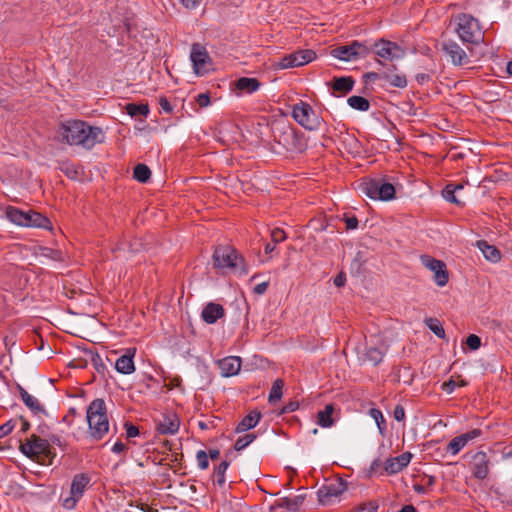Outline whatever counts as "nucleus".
Segmentation results:
<instances>
[{
	"mask_svg": "<svg viewBox=\"0 0 512 512\" xmlns=\"http://www.w3.org/2000/svg\"><path fill=\"white\" fill-rule=\"evenodd\" d=\"M331 55L342 61H351L355 60V47H353V42L349 45L338 46L331 50Z\"/></svg>",
	"mask_w": 512,
	"mask_h": 512,
	"instance_id": "obj_31",
	"label": "nucleus"
},
{
	"mask_svg": "<svg viewBox=\"0 0 512 512\" xmlns=\"http://www.w3.org/2000/svg\"><path fill=\"white\" fill-rule=\"evenodd\" d=\"M230 465V462L227 460L222 461L217 467H215L213 472L214 483L218 486H224L226 482L225 473Z\"/></svg>",
	"mask_w": 512,
	"mask_h": 512,
	"instance_id": "obj_34",
	"label": "nucleus"
},
{
	"mask_svg": "<svg viewBox=\"0 0 512 512\" xmlns=\"http://www.w3.org/2000/svg\"><path fill=\"white\" fill-rule=\"evenodd\" d=\"M316 58V52L311 49L297 50L280 58L277 66L281 69L306 65Z\"/></svg>",
	"mask_w": 512,
	"mask_h": 512,
	"instance_id": "obj_12",
	"label": "nucleus"
},
{
	"mask_svg": "<svg viewBox=\"0 0 512 512\" xmlns=\"http://www.w3.org/2000/svg\"><path fill=\"white\" fill-rule=\"evenodd\" d=\"M465 343L470 350L475 351V350L479 349L481 346V338L479 336H477L476 334H470L466 338Z\"/></svg>",
	"mask_w": 512,
	"mask_h": 512,
	"instance_id": "obj_50",
	"label": "nucleus"
},
{
	"mask_svg": "<svg viewBox=\"0 0 512 512\" xmlns=\"http://www.w3.org/2000/svg\"><path fill=\"white\" fill-rule=\"evenodd\" d=\"M20 451L28 458L37 460L42 464L46 462L52 464V460L56 456L55 452L52 451L49 441L35 434L31 435L25 443L20 445Z\"/></svg>",
	"mask_w": 512,
	"mask_h": 512,
	"instance_id": "obj_6",
	"label": "nucleus"
},
{
	"mask_svg": "<svg viewBox=\"0 0 512 512\" xmlns=\"http://www.w3.org/2000/svg\"><path fill=\"white\" fill-rule=\"evenodd\" d=\"M398 68L396 65H391V67L383 70V80L386 81L390 86L395 88H406L408 81L403 73H394Z\"/></svg>",
	"mask_w": 512,
	"mask_h": 512,
	"instance_id": "obj_21",
	"label": "nucleus"
},
{
	"mask_svg": "<svg viewBox=\"0 0 512 512\" xmlns=\"http://www.w3.org/2000/svg\"><path fill=\"white\" fill-rule=\"evenodd\" d=\"M180 419L176 413L169 412L162 414L156 424V429L162 435H174L179 431Z\"/></svg>",
	"mask_w": 512,
	"mask_h": 512,
	"instance_id": "obj_16",
	"label": "nucleus"
},
{
	"mask_svg": "<svg viewBox=\"0 0 512 512\" xmlns=\"http://www.w3.org/2000/svg\"><path fill=\"white\" fill-rule=\"evenodd\" d=\"M286 239L285 232L280 228H275L271 231V240L274 243L283 242Z\"/></svg>",
	"mask_w": 512,
	"mask_h": 512,
	"instance_id": "obj_53",
	"label": "nucleus"
},
{
	"mask_svg": "<svg viewBox=\"0 0 512 512\" xmlns=\"http://www.w3.org/2000/svg\"><path fill=\"white\" fill-rule=\"evenodd\" d=\"M355 80L352 76H341L334 78L332 89L333 94L339 92L341 95H346L352 91Z\"/></svg>",
	"mask_w": 512,
	"mask_h": 512,
	"instance_id": "obj_27",
	"label": "nucleus"
},
{
	"mask_svg": "<svg viewBox=\"0 0 512 512\" xmlns=\"http://www.w3.org/2000/svg\"><path fill=\"white\" fill-rule=\"evenodd\" d=\"M91 362L96 372L104 378L108 372L107 366L102 356L97 352L91 353Z\"/></svg>",
	"mask_w": 512,
	"mask_h": 512,
	"instance_id": "obj_38",
	"label": "nucleus"
},
{
	"mask_svg": "<svg viewBox=\"0 0 512 512\" xmlns=\"http://www.w3.org/2000/svg\"><path fill=\"white\" fill-rule=\"evenodd\" d=\"M455 189H453V184L449 183L447 184L444 189L442 190V196L445 200L454 203L458 206H464L465 203L462 202L458 197L455 195Z\"/></svg>",
	"mask_w": 512,
	"mask_h": 512,
	"instance_id": "obj_42",
	"label": "nucleus"
},
{
	"mask_svg": "<svg viewBox=\"0 0 512 512\" xmlns=\"http://www.w3.org/2000/svg\"><path fill=\"white\" fill-rule=\"evenodd\" d=\"M25 227L42 228L51 231L53 229L52 222L48 217L34 210H28V219Z\"/></svg>",
	"mask_w": 512,
	"mask_h": 512,
	"instance_id": "obj_24",
	"label": "nucleus"
},
{
	"mask_svg": "<svg viewBox=\"0 0 512 512\" xmlns=\"http://www.w3.org/2000/svg\"><path fill=\"white\" fill-rule=\"evenodd\" d=\"M393 417L396 421L401 422L405 419V410L402 405L398 404L394 408Z\"/></svg>",
	"mask_w": 512,
	"mask_h": 512,
	"instance_id": "obj_59",
	"label": "nucleus"
},
{
	"mask_svg": "<svg viewBox=\"0 0 512 512\" xmlns=\"http://www.w3.org/2000/svg\"><path fill=\"white\" fill-rule=\"evenodd\" d=\"M256 438L257 435L255 433L245 434L244 436H241L236 440L234 444V449L236 451H241L245 449L248 445H250Z\"/></svg>",
	"mask_w": 512,
	"mask_h": 512,
	"instance_id": "obj_45",
	"label": "nucleus"
},
{
	"mask_svg": "<svg viewBox=\"0 0 512 512\" xmlns=\"http://www.w3.org/2000/svg\"><path fill=\"white\" fill-rule=\"evenodd\" d=\"M90 483L91 476L88 473L75 474L71 481L70 495L62 500V506L69 510L74 509Z\"/></svg>",
	"mask_w": 512,
	"mask_h": 512,
	"instance_id": "obj_9",
	"label": "nucleus"
},
{
	"mask_svg": "<svg viewBox=\"0 0 512 512\" xmlns=\"http://www.w3.org/2000/svg\"><path fill=\"white\" fill-rule=\"evenodd\" d=\"M213 264L218 269L239 270L247 274L245 259L237 250L229 245H219L213 252Z\"/></svg>",
	"mask_w": 512,
	"mask_h": 512,
	"instance_id": "obj_5",
	"label": "nucleus"
},
{
	"mask_svg": "<svg viewBox=\"0 0 512 512\" xmlns=\"http://www.w3.org/2000/svg\"><path fill=\"white\" fill-rule=\"evenodd\" d=\"M455 31L463 43L478 45L484 39L478 20L470 14L461 13L456 17Z\"/></svg>",
	"mask_w": 512,
	"mask_h": 512,
	"instance_id": "obj_7",
	"label": "nucleus"
},
{
	"mask_svg": "<svg viewBox=\"0 0 512 512\" xmlns=\"http://www.w3.org/2000/svg\"><path fill=\"white\" fill-rule=\"evenodd\" d=\"M225 309L221 304L209 302L201 312L203 321L207 324H214L218 319L224 317Z\"/></svg>",
	"mask_w": 512,
	"mask_h": 512,
	"instance_id": "obj_20",
	"label": "nucleus"
},
{
	"mask_svg": "<svg viewBox=\"0 0 512 512\" xmlns=\"http://www.w3.org/2000/svg\"><path fill=\"white\" fill-rule=\"evenodd\" d=\"M196 102L202 108L207 107L208 105H210V95H209V93H201V94H199L197 96V98H196Z\"/></svg>",
	"mask_w": 512,
	"mask_h": 512,
	"instance_id": "obj_58",
	"label": "nucleus"
},
{
	"mask_svg": "<svg viewBox=\"0 0 512 512\" xmlns=\"http://www.w3.org/2000/svg\"><path fill=\"white\" fill-rule=\"evenodd\" d=\"M347 103L351 108L359 111H368L370 108V102L362 96L353 95L348 98Z\"/></svg>",
	"mask_w": 512,
	"mask_h": 512,
	"instance_id": "obj_36",
	"label": "nucleus"
},
{
	"mask_svg": "<svg viewBox=\"0 0 512 512\" xmlns=\"http://www.w3.org/2000/svg\"><path fill=\"white\" fill-rule=\"evenodd\" d=\"M490 460L483 451L477 452L472 458V474L478 480H484L489 474Z\"/></svg>",
	"mask_w": 512,
	"mask_h": 512,
	"instance_id": "obj_18",
	"label": "nucleus"
},
{
	"mask_svg": "<svg viewBox=\"0 0 512 512\" xmlns=\"http://www.w3.org/2000/svg\"><path fill=\"white\" fill-rule=\"evenodd\" d=\"M14 426L11 424V422H6L5 424L0 426V439L8 435L12 432Z\"/></svg>",
	"mask_w": 512,
	"mask_h": 512,
	"instance_id": "obj_62",
	"label": "nucleus"
},
{
	"mask_svg": "<svg viewBox=\"0 0 512 512\" xmlns=\"http://www.w3.org/2000/svg\"><path fill=\"white\" fill-rule=\"evenodd\" d=\"M343 143L347 144L349 146L350 151L356 150L359 147L358 140L352 135H347V137L344 139Z\"/></svg>",
	"mask_w": 512,
	"mask_h": 512,
	"instance_id": "obj_61",
	"label": "nucleus"
},
{
	"mask_svg": "<svg viewBox=\"0 0 512 512\" xmlns=\"http://www.w3.org/2000/svg\"><path fill=\"white\" fill-rule=\"evenodd\" d=\"M423 265L434 272V281L440 287L445 286L449 281L446 265L443 261L425 255L421 257Z\"/></svg>",
	"mask_w": 512,
	"mask_h": 512,
	"instance_id": "obj_15",
	"label": "nucleus"
},
{
	"mask_svg": "<svg viewBox=\"0 0 512 512\" xmlns=\"http://www.w3.org/2000/svg\"><path fill=\"white\" fill-rule=\"evenodd\" d=\"M298 408H299V403L297 401H290L282 407L280 414L294 412Z\"/></svg>",
	"mask_w": 512,
	"mask_h": 512,
	"instance_id": "obj_60",
	"label": "nucleus"
},
{
	"mask_svg": "<svg viewBox=\"0 0 512 512\" xmlns=\"http://www.w3.org/2000/svg\"><path fill=\"white\" fill-rule=\"evenodd\" d=\"M135 350L128 349L127 352L120 356L115 362V369L121 374H131L135 371L134 366Z\"/></svg>",
	"mask_w": 512,
	"mask_h": 512,
	"instance_id": "obj_23",
	"label": "nucleus"
},
{
	"mask_svg": "<svg viewBox=\"0 0 512 512\" xmlns=\"http://www.w3.org/2000/svg\"><path fill=\"white\" fill-rule=\"evenodd\" d=\"M383 475L384 472V462L380 458H376L372 461L369 470H368V477H372L375 474Z\"/></svg>",
	"mask_w": 512,
	"mask_h": 512,
	"instance_id": "obj_47",
	"label": "nucleus"
},
{
	"mask_svg": "<svg viewBox=\"0 0 512 512\" xmlns=\"http://www.w3.org/2000/svg\"><path fill=\"white\" fill-rule=\"evenodd\" d=\"M190 59L196 75L202 76L209 72L212 60L204 46L194 43L191 47Z\"/></svg>",
	"mask_w": 512,
	"mask_h": 512,
	"instance_id": "obj_11",
	"label": "nucleus"
},
{
	"mask_svg": "<svg viewBox=\"0 0 512 512\" xmlns=\"http://www.w3.org/2000/svg\"><path fill=\"white\" fill-rule=\"evenodd\" d=\"M383 356H384V352L382 350H380L379 348L369 347L366 350L362 359L364 362H369L372 365L376 366L382 361Z\"/></svg>",
	"mask_w": 512,
	"mask_h": 512,
	"instance_id": "obj_33",
	"label": "nucleus"
},
{
	"mask_svg": "<svg viewBox=\"0 0 512 512\" xmlns=\"http://www.w3.org/2000/svg\"><path fill=\"white\" fill-rule=\"evenodd\" d=\"M161 109L165 112V113H171L173 111V106L171 105L170 101L167 99V97L165 96H161L159 98V101H158Z\"/></svg>",
	"mask_w": 512,
	"mask_h": 512,
	"instance_id": "obj_57",
	"label": "nucleus"
},
{
	"mask_svg": "<svg viewBox=\"0 0 512 512\" xmlns=\"http://www.w3.org/2000/svg\"><path fill=\"white\" fill-rule=\"evenodd\" d=\"M272 137L275 143L287 152H303L306 144L303 135L289 123L281 121L272 124Z\"/></svg>",
	"mask_w": 512,
	"mask_h": 512,
	"instance_id": "obj_3",
	"label": "nucleus"
},
{
	"mask_svg": "<svg viewBox=\"0 0 512 512\" xmlns=\"http://www.w3.org/2000/svg\"><path fill=\"white\" fill-rule=\"evenodd\" d=\"M412 457L413 454L407 451L399 456L386 459L384 462V472L387 475H394L401 472L409 465Z\"/></svg>",
	"mask_w": 512,
	"mask_h": 512,
	"instance_id": "obj_17",
	"label": "nucleus"
},
{
	"mask_svg": "<svg viewBox=\"0 0 512 512\" xmlns=\"http://www.w3.org/2000/svg\"><path fill=\"white\" fill-rule=\"evenodd\" d=\"M133 176L138 182L146 183L151 177V170L147 165L139 163L134 167Z\"/></svg>",
	"mask_w": 512,
	"mask_h": 512,
	"instance_id": "obj_35",
	"label": "nucleus"
},
{
	"mask_svg": "<svg viewBox=\"0 0 512 512\" xmlns=\"http://www.w3.org/2000/svg\"><path fill=\"white\" fill-rule=\"evenodd\" d=\"M333 412V404L325 405L324 409L317 413V424L323 428L331 427L334 424V419L332 418Z\"/></svg>",
	"mask_w": 512,
	"mask_h": 512,
	"instance_id": "obj_32",
	"label": "nucleus"
},
{
	"mask_svg": "<svg viewBox=\"0 0 512 512\" xmlns=\"http://www.w3.org/2000/svg\"><path fill=\"white\" fill-rule=\"evenodd\" d=\"M364 82H373L376 80H383V71L382 72H367L363 75Z\"/></svg>",
	"mask_w": 512,
	"mask_h": 512,
	"instance_id": "obj_55",
	"label": "nucleus"
},
{
	"mask_svg": "<svg viewBox=\"0 0 512 512\" xmlns=\"http://www.w3.org/2000/svg\"><path fill=\"white\" fill-rule=\"evenodd\" d=\"M197 465L201 470H206L209 467L208 454L204 450H199L196 453Z\"/></svg>",
	"mask_w": 512,
	"mask_h": 512,
	"instance_id": "obj_49",
	"label": "nucleus"
},
{
	"mask_svg": "<svg viewBox=\"0 0 512 512\" xmlns=\"http://www.w3.org/2000/svg\"><path fill=\"white\" fill-rule=\"evenodd\" d=\"M124 427L126 429L127 438H134L139 435V428L130 422H125Z\"/></svg>",
	"mask_w": 512,
	"mask_h": 512,
	"instance_id": "obj_54",
	"label": "nucleus"
},
{
	"mask_svg": "<svg viewBox=\"0 0 512 512\" xmlns=\"http://www.w3.org/2000/svg\"><path fill=\"white\" fill-rule=\"evenodd\" d=\"M292 117L298 124L310 131L319 129L323 123V119L315 114L311 105L303 101L293 106Z\"/></svg>",
	"mask_w": 512,
	"mask_h": 512,
	"instance_id": "obj_8",
	"label": "nucleus"
},
{
	"mask_svg": "<svg viewBox=\"0 0 512 512\" xmlns=\"http://www.w3.org/2000/svg\"><path fill=\"white\" fill-rule=\"evenodd\" d=\"M425 324L438 338H445V330L438 319L427 318Z\"/></svg>",
	"mask_w": 512,
	"mask_h": 512,
	"instance_id": "obj_41",
	"label": "nucleus"
},
{
	"mask_svg": "<svg viewBox=\"0 0 512 512\" xmlns=\"http://www.w3.org/2000/svg\"><path fill=\"white\" fill-rule=\"evenodd\" d=\"M353 47H355V56L358 58H365L373 52V45L367 46L365 43L359 41H353Z\"/></svg>",
	"mask_w": 512,
	"mask_h": 512,
	"instance_id": "obj_46",
	"label": "nucleus"
},
{
	"mask_svg": "<svg viewBox=\"0 0 512 512\" xmlns=\"http://www.w3.org/2000/svg\"><path fill=\"white\" fill-rule=\"evenodd\" d=\"M482 435V431L480 429H472L466 433H463L461 435H459V437L461 438V440H463V442L467 445V443L471 440H474L476 439L477 437L481 436Z\"/></svg>",
	"mask_w": 512,
	"mask_h": 512,
	"instance_id": "obj_52",
	"label": "nucleus"
},
{
	"mask_svg": "<svg viewBox=\"0 0 512 512\" xmlns=\"http://www.w3.org/2000/svg\"><path fill=\"white\" fill-rule=\"evenodd\" d=\"M304 499V495H297L294 498L283 497L277 500L275 504L270 507V510L274 511L276 508H285L288 511L294 512L300 508L304 502Z\"/></svg>",
	"mask_w": 512,
	"mask_h": 512,
	"instance_id": "obj_25",
	"label": "nucleus"
},
{
	"mask_svg": "<svg viewBox=\"0 0 512 512\" xmlns=\"http://www.w3.org/2000/svg\"><path fill=\"white\" fill-rule=\"evenodd\" d=\"M441 50L448 56L454 66H464L470 62L466 51L453 40H444Z\"/></svg>",
	"mask_w": 512,
	"mask_h": 512,
	"instance_id": "obj_14",
	"label": "nucleus"
},
{
	"mask_svg": "<svg viewBox=\"0 0 512 512\" xmlns=\"http://www.w3.org/2000/svg\"><path fill=\"white\" fill-rule=\"evenodd\" d=\"M347 490V482L342 478L336 479L334 482L325 484L317 491L318 501L322 505H329L333 497H339Z\"/></svg>",
	"mask_w": 512,
	"mask_h": 512,
	"instance_id": "obj_13",
	"label": "nucleus"
},
{
	"mask_svg": "<svg viewBox=\"0 0 512 512\" xmlns=\"http://www.w3.org/2000/svg\"><path fill=\"white\" fill-rule=\"evenodd\" d=\"M6 217L12 223L23 226L27 224L26 220L28 219V211H23L14 206H8L5 210Z\"/></svg>",
	"mask_w": 512,
	"mask_h": 512,
	"instance_id": "obj_28",
	"label": "nucleus"
},
{
	"mask_svg": "<svg viewBox=\"0 0 512 512\" xmlns=\"http://www.w3.org/2000/svg\"><path fill=\"white\" fill-rule=\"evenodd\" d=\"M262 415L259 411L253 410L249 412L236 426L235 432L236 433H242L246 432L254 427L259 423Z\"/></svg>",
	"mask_w": 512,
	"mask_h": 512,
	"instance_id": "obj_26",
	"label": "nucleus"
},
{
	"mask_svg": "<svg viewBox=\"0 0 512 512\" xmlns=\"http://www.w3.org/2000/svg\"><path fill=\"white\" fill-rule=\"evenodd\" d=\"M344 222L347 230H354L358 227L359 221L356 216H345Z\"/></svg>",
	"mask_w": 512,
	"mask_h": 512,
	"instance_id": "obj_56",
	"label": "nucleus"
},
{
	"mask_svg": "<svg viewBox=\"0 0 512 512\" xmlns=\"http://www.w3.org/2000/svg\"><path fill=\"white\" fill-rule=\"evenodd\" d=\"M218 366L223 377L237 375L241 368V358L237 356L225 357L218 362Z\"/></svg>",
	"mask_w": 512,
	"mask_h": 512,
	"instance_id": "obj_19",
	"label": "nucleus"
},
{
	"mask_svg": "<svg viewBox=\"0 0 512 512\" xmlns=\"http://www.w3.org/2000/svg\"><path fill=\"white\" fill-rule=\"evenodd\" d=\"M88 434L94 441L102 440L109 432V419L106 403L102 398L94 399L86 411Z\"/></svg>",
	"mask_w": 512,
	"mask_h": 512,
	"instance_id": "obj_2",
	"label": "nucleus"
},
{
	"mask_svg": "<svg viewBox=\"0 0 512 512\" xmlns=\"http://www.w3.org/2000/svg\"><path fill=\"white\" fill-rule=\"evenodd\" d=\"M284 386V381L282 379H276L271 387L268 400L270 403H275L279 401L282 397V389Z\"/></svg>",
	"mask_w": 512,
	"mask_h": 512,
	"instance_id": "obj_40",
	"label": "nucleus"
},
{
	"mask_svg": "<svg viewBox=\"0 0 512 512\" xmlns=\"http://www.w3.org/2000/svg\"><path fill=\"white\" fill-rule=\"evenodd\" d=\"M466 444L461 440L459 436L454 437L447 445V451H450L453 455H456L464 448Z\"/></svg>",
	"mask_w": 512,
	"mask_h": 512,
	"instance_id": "obj_48",
	"label": "nucleus"
},
{
	"mask_svg": "<svg viewBox=\"0 0 512 512\" xmlns=\"http://www.w3.org/2000/svg\"><path fill=\"white\" fill-rule=\"evenodd\" d=\"M18 392L23 403L32 411L33 414H47L45 407L20 385H18Z\"/></svg>",
	"mask_w": 512,
	"mask_h": 512,
	"instance_id": "obj_22",
	"label": "nucleus"
},
{
	"mask_svg": "<svg viewBox=\"0 0 512 512\" xmlns=\"http://www.w3.org/2000/svg\"><path fill=\"white\" fill-rule=\"evenodd\" d=\"M369 414L376 421L380 434L384 435L386 431V420L382 412L379 409L371 408Z\"/></svg>",
	"mask_w": 512,
	"mask_h": 512,
	"instance_id": "obj_44",
	"label": "nucleus"
},
{
	"mask_svg": "<svg viewBox=\"0 0 512 512\" xmlns=\"http://www.w3.org/2000/svg\"><path fill=\"white\" fill-rule=\"evenodd\" d=\"M125 110L131 117H136L138 115L147 116L149 114L148 104L128 103Z\"/></svg>",
	"mask_w": 512,
	"mask_h": 512,
	"instance_id": "obj_37",
	"label": "nucleus"
},
{
	"mask_svg": "<svg viewBox=\"0 0 512 512\" xmlns=\"http://www.w3.org/2000/svg\"><path fill=\"white\" fill-rule=\"evenodd\" d=\"M415 79L418 84L423 85L431 80V74L430 73H418L415 76Z\"/></svg>",
	"mask_w": 512,
	"mask_h": 512,
	"instance_id": "obj_64",
	"label": "nucleus"
},
{
	"mask_svg": "<svg viewBox=\"0 0 512 512\" xmlns=\"http://www.w3.org/2000/svg\"><path fill=\"white\" fill-rule=\"evenodd\" d=\"M482 435V431L480 429H472L466 433H463L461 435H459V437L461 438V440H463V442L467 445V443L471 440H474L476 439L477 437L481 436Z\"/></svg>",
	"mask_w": 512,
	"mask_h": 512,
	"instance_id": "obj_51",
	"label": "nucleus"
},
{
	"mask_svg": "<svg viewBox=\"0 0 512 512\" xmlns=\"http://www.w3.org/2000/svg\"><path fill=\"white\" fill-rule=\"evenodd\" d=\"M260 86L261 83L258 79L249 77H241L235 83L237 90L247 94H252L253 92L257 91Z\"/></svg>",
	"mask_w": 512,
	"mask_h": 512,
	"instance_id": "obj_29",
	"label": "nucleus"
},
{
	"mask_svg": "<svg viewBox=\"0 0 512 512\" xmlns=\"http://www.w3.org/2000/svg\"><path fill=\"white\" fill-rule=\"evenodd\" d=\"M360 191L372 200L390 201L395 198V187L385 177L362 178Z\"/></svg>",
	"mask_w": 512,
	"mask_h": 512,
	"instance_id": "obj_4",
	"label": "nucleus"
},
{
	"mask_svg": "<svg viewBox=\"0 0 512 512\" xmlns=\"http://www.w3.org/2000/svg\"><path fill=\"white\" fill-rule=\"evenodd\" d=\"M333 283L336 287H343L346 283V274L344 272L338 273L335 276Z\"/></svg>",
	"mask_w": 512,
	"mask_h": 512,
	"instance_id": "obj_63",
	"label": "nucleus"
},
{
	"mask_svg": "<svg viewBox=\"0 0 512 512\" xmlns=\"http://www.w3.org/2000/svg\"><path fill=\"white\" fill-rule=\"evenodd\" d=\"M56 139L63 144L91 150L105 141V133L101 127L92 126L84 120L67 119L59 123Z\"/></svg>",
	"mask_w": 512,
	"mask_h": 512,
	"instance_id": "obj_1",
	"label": "nucleus"
},
{
	"mask_svg": "<svg viewBox=\"0 0 512 512\" xmlns=\"http://www.w3.org/2000/svg\"><path fill=\"white\" fill-rule=\"evenodd\" d=\"M373 53L385 60L393 61L405 56V50L396 42L386 39H378L373 43Z\"/></svg>",
	"mask_w": 512,
	"mask_h": 512,
	"instance_id": "obj_10",
	"label": "nucleus"
},
{
	"mask_svg": "<svg viewBox=\"0 0 512 512\" xmlns=\"http://www.w3.org/2000/svg\"><path fill=\"white\" fill-rule=\"evenodd\" d=\"M39 255L51 259L53 261H63V253L58 249H52L49 247H39Z\"/></svg>",
	"mask_w": 512,
	"mask_h": 512,
	"instance_id": "obj_43",
	"label": "nucleus"
},
{
	"mask_svg": "<svg viewBox=\"0 0 512 512\" xmlns=\"http://www.w3.org/2000/svg\"><path fill=\"white\" fill-rule=\"evenodd\" d=\"M477 247L483 253V256L487 260L495 263L501 259L500 251L495 246L490 245L487 241H485V240L477 241Z\"/></svg>",
	"mask_w": 512,
	"mask_h": 512,
	"instance_id": "obj_30",
	"label": "nucleus"
},
{
	"mask_svg": "<svg viewBox=\"0 0 512 512\" xmlns=\"http://www.w3.org/2000/svg\"><path fill=\"white\" fill-rule=\"evenodd\" d=\"M59 169L63 172L69 179L76 180L79 176L78 169L75 164L71 163L68 160L59 162Z\"/></svg>",
	"mask_w": 512,
	"mask_h": 512,
	"instance_id": "obj_39",
	"label": "nucleus"
}]
</instances>
